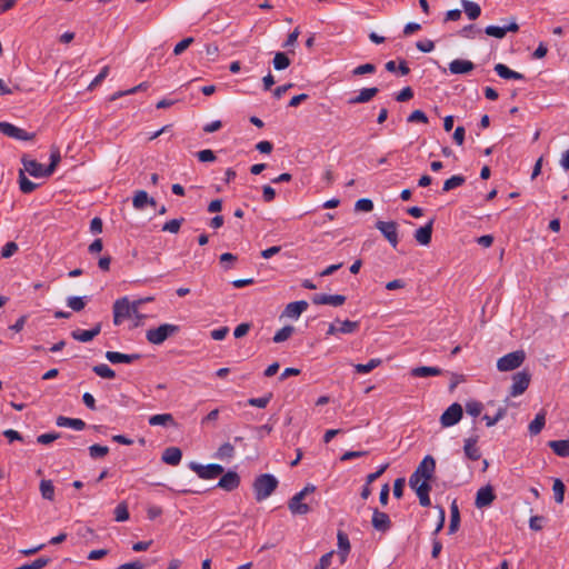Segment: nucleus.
<instances>
[{"instance_id":"obj_36","label":"nucleus","mask_w":569,"mask_h":569,"mask_svg":"<svg viewBox=\"0 0 569 569\" xmlns=\"http://www.w3.org/2000/svg\"><path fill=\"white\" fill-rule=\"evenodd\" d=\"M148 88H149V83L148 82H141V83H139L138 86H136V87H133L131 89L114 92L110 97V101H114V100H117V99H119L121 97H124V96H128V94H133V93H137L139 91H146Z\"/></svg>"},{"instance_id":"obj_8","label":"nucleus","mask_w":569,"mask_h":569,"mask_svg":"<svg viewBox=\"0 0 569 569\" xmlns=\"http://www.w3.org/2000/svg\"><path fill=\"white\" fill-rule=\"evenodd\" d=\"M0 132L3 134L22 141H30L36 138L34 132H28L24 129H21L9 122H0Z\"/></svg>"},{"instance_id":"obj_22","label":"nucleus","mask_w":569,"mask_h":569,"mask_svg":"<svg viewBox=\"0 0 569 569\" xmlns=\"http://www.w3.org/2000/svg\"><path fill=\"white\" fill-rule=\"evenodd\" d=\"M308 308V302L306 300H299L295 302H290L284 308L283 315L288 318H299L300 315L306 311Z\"/></svg>"},{"instance_id":"obj_18","label":"nucleus","mask_w":569,"mask_h":569,"mask_svg":"<svg viewBox=\"0 0 569 569\" xmlns=\"http://www.w3.org/2000/svg\"><path fill=\"white\" fill-rule=\"evenodd\" d=\"M106 358L111 363H132L133 361L139 360L141 358V355H139V353L127 355V353H121L118 351H107Z\"/></svg>"},{"instance_id":"obj_49","label":"nucleus","mask_w":569,"mask_h":569,"mask_svg":"<svg viewBox=\"0 0 569 569\" xmlns=\"http://www.w3.org/2000/svg\"><path fill=\"white\" fill-rule=\"evenodd\" d=\"M67 305L73 311H81L86 307V301L83 297H69L67 299Z\"/></svg>"},{"instance_id":"obj_32","label":"nucleus","mask_w":569,"mask_h":569,"mask_svg":"<svg viewBox=\"0 0 569 569\" xmlns=\"http://www.w3.org/2000/svg\"><path fill=\"white\" fill-rule=\"evenodd\" d=\"M461 6L470 20H476L481 14V8L476 2L461 0Z\"/></svg>"},{"instance_id":"obj_59","label":"nucleus","mask_w":569,"mask_h":569,"mask_svg":"<svg viewBox=\"0 0 569 569\" xmlns=\"http://www.w3.org/2000/svg\"><path fill=\"white\" fill-rule=\"evenodd\" d=\"M18 251V244L13 241L7 242L2 250H1V257L2 258H10Z\"/></svg>"},{"instance_id":"obj_24","label":"nucleus","mask_w":569,"mask_h":569,"mask_svg":"<svg viewBox=\"0 0 569 569\" xmlns=\"http://www.w3.org/2000/svg\"><path fill=\"white\" fill-rule=\"evenodd\" d=\"M182 458V451L178 447H169L162 453V461L170 466H177Z\"/></svg>"},{"instance_id":"obj_25","label":"nucleus","mask_w":569,"mask_h":569,"mask_svg":"<svg viewBox=\"0 0 569 569\" xmlns=\"http://www.w3.org/2000/svg\"><path fill=\"white\" fill-rule=\"evenodd\" d=\"M132 204L137 210H142L146 204L156 206V200L147 191L138 190L132 198Z\"/></svg>"},{"instance_id":"obj_14","label":"nucleus","mask_w":569,"mask_h":569,"mask_svg":"<svg viewBox=\"0 0 569 569\" xmlns=\"http://www.w3.org/2000/svg\"><path fill=\"white\" fill-rule=\"evenodd\" d=\"M346 296L343 295H326L319 293L312 297V302L315 305H330L333 307H339L346 302Z\"/></svg>"},{"instance_id":"obj_34","label":"nucleus","mask_w":569,"mask_h":569,"mask_svg":"<svg viewBox=\"0 0 569 569\" xmlns=\"http://www.w3.org/2000/svg\"><path fill=\"white\" fill-rule=\"evenodd\" d=\"M441 375V369L437 367H417L411 370V376L413 377H429V376H439Z\"/></svg>"},{"instance_id":"obj_40","label":"nucleus","mask_w":569,"mask_h":569,"mask_svg":"<svg viewBox=\"0 0 569 569\" xmlns=\"http://www.w3.org/2000/svg\"><path fill=\"white\" fill-rule=\"evenodd\" d=\"M92 371L103 378V379H113L116 377V372L104 363L97 365L92 368Z\"/></svg>"},{"instance_id":"obj_41","label":"nucleus","mask_w":569,"mask_h":569,"mask_svg":"<svg viewBox=\"0 0 569 569\" xmlns=\"http://www.w3.org/2000/svg\"><path fill=\"white\" fill-rule=\"evenodd\" d=\"M290 66V59L284 52H277L273 58V68L278 71L284 70Z\"/></svg>"},{"instance_id":"obj_53","label":"nucleus","mask_w":569,"mask_h":569,"mask_svg":"<svg viewBox=\"0 0 569 569\" xmlns=\"http://www.w3.org/2000/svg\"><path fill=\"white\" fill-rule=\"evenodd\" d=\"M483 409V406L479 401H469L466 403V411L472 417H478Z\"/></svg>"},{"instance_id":"obj_2","label":"nucleus","mask_w":569,"mask_h":569,"mask_svg":"<svg viewBox=\"0 0 569 569\" xmlns=\"http://www.w3.org/2000/svg\"><path fill=\"white\" fill-rule=\"evenodd\" d=\"M435 471L436 460L432 456L427 455L410 476L409 486H415L420 481H431L433 479Z\"/></svg>"},{"instance_id":"obj_15","label":"nucleus","mask_w":569,"mask_h":569,"mask_svg":"<svg viewBox=\"0 0 569 569\" xmlns=\"http://www.w3.org/2000/svg\"><path fill=\"white\" fill-rule=\"evenodd\" d=\"M303 499V492H297L290 498L288 508L292 515H307L310 511V507L302 502Z\"/></svg>"},{"instance_id":"obj_30","label":"nucleus","mask_w":569,"mask_h":569,"mask_svg":"<svg viewBox=\"0 0 569 569\" xmlns=\"http://www.w3.org/2000/svg\"><path fill=\"white\" fill-rule=\"evenodd\" d=\"M460 526V511L457 505V501L453 500L450 506V523L448 528V533H455Z\"/></svg>"},{"instance_id":"obj_6","label":"nucleus","mask_w":569,"mask_h":569,"mask_svg":"<svg viewBox=\"0 0 569 569\" xmlns=\"http://www.w3.org/2000/svg\"><path fill=\"white\" fill-rule=\"evenodd\" d=\"M531 381V373L525 369L512 376V383L509 389L510 397H518L522 395L529 387Z\"/></svg>"},{"instance_id":"obj_55","label":"nucleus","mask_w":569,"mask_h":569,"mask_svg":"<svg viewBox=\"0 0 569 569\" xmlns=\"http://www.w3.org/2000/svg\"><path fill=\"white\" fill-rule=\"evenodd\" d=\"M409 487L416 491L417 496L429 495L432 488L430 481H420L417 485Z\"/></svg>"},{"instance_id":"obj_62","label":"nucleus","mask_w":569,"mask_h":569,"mask_svg":"<svg viewBox=\"0 0 569 569\" xmlns=\"http://www.w3.org/2000/svg\"><path fill=\"white\" fill-rule=\"evenodd\" d=\"M332 557L333 551L325 553L313 569H328L329 566L331 565Z\"/></svg>"},{"instance_id":"obj_51","label":"nucleus","mask_w":569,"mask_h":569,"mask_svg":"<svg viewBox=\"0 0 569 569\" xmlns=\"http://www.w3.org/2000/svg\"><path fill=\"white\" fill-rule=\"evenodd\" d=\"M272 398V393H268L260 398H250L248 405L257 408H266Z\"/></svg>"},{"instance_id":"obj_46","label":"nucleus","mask_w":569,"mask_h":569,"mask_svg":"<svg viewBox=\"0 0 569 569\" xmlns=\"http://www.w3.org/2000/svg\"><path fill=\"white\" fill-rule=\"evenodd\" d=\"M129 510L126 502H120L114 509V519L118 522H123L129 519Z\"/></svg>"},{"instance_id":"obj_12","label":"nucleus","mask_w":569,"mask_h":569,"mask_svg":"<svg viewBox=\"0 0 569 569\" xmlns=\"http://www.w3.org/2000/svg\"><path fill=\"white\" fill-rule=\"evenodd\" d=\"M495 499L496 495L493 488L490 485H487L477 491L475 505L477 508L481 509L490 506Z\"/></svg>"},{"instance_id":"obj_33","label":"nucleus","mask_w":569,"mask_h":569,"mask_svg":"<svg viewBox=\"0 0 569 569\" xmlns=\"http://www.w3.org/2000/svg\"><path fill=\"white\" fill-rule=\"evenodd\" d=\"M224 472V469L221 465L218 463H209L204 466V470L202 472V479H214L221 476Z\"/></svg>"},{"instance_id":"obj_58","label":"nucleus","mask_w":569,"mask_h":569,"mask_svg":"<svg viewBox=\"0 0 569 569\" xmlns=\"http://www.w3.org/2000/svg\"><path fill=\"white\" fill-rule=\"evenodd\" d=\"M376 71V66L373 63H365L360 64L352 70L353 76H362L366 73H373Z\"/></svg>"},{"instance_id":"obj_1","label":"nucleus","mask_w":569,"mask_h":569,"mask_svg":"<svg viewBox=\"0 0 569 569\" xmlns=\"http://www.w3.org/2000/svg\"><path fill=\"white\" fill-rule=\"evenodd\" d=\"M279 481L273 475H259L252 483L256 500L260 502L270 497L277 489Z\"/></svg>"},{"instance_id":"obj_61","label":"nucleus","mask_w":569,"mask_h":569,"mask_svg":"<svg viewBox=\"0 0 569 569\" xmlns=\"http://www.w3.org/2000/svg\"><path fill=\"white\" fill-rule=\"evenodd\" d=\"M60 438V433L58 432H49V433H42L38 436L37 441L41 445H49Z\"/></svg>"},{"instance_id":"obj_63","label":"nucleus","mask_w":569,"mask_h":569,"mask_svg":"<svg viewBox=\"0 0 569 569\" xmlns=\"http://www.w3.org/2000/svg\"><path fill=\"white\" fill-rule=\"evenodd\" d=\"M197 157H198L199 161H201V162H211V161L216 160V154L210 149H204V150L197 152Z\"/></svg>"},{"instance_id":"obj_48","label":"nucleus","mask_w":569,"mask_h":569,"mask_svg":"<svg viewBox=\"0 0 569 569\" xmlns=\"http://www.w3.org/2000/svg\"><path fill=\"white\" fill-rule=\"evenodd\" d=\"M108 452L109 448L107 446L96 443L89 447V455L92 459L103 458Z\"/></svg>"},{"instance_id":"obj_47","label":"nucleus","mask_w":569,"mask_h":569,"mask_svg":"<svg viewBox=\"0 0 569 569\" xmlns=\"http://www.w3.org/2000/svg\"><path fill=\"white\" fill-rule=\"evenodd\" d=\"M552 490L555 493V500L557 503L563 502L566 487L560 479H555Z\"/></svg>"},{"instance_id":"obj_50","label":"nucleus","mask_w":569,"mask_h":569,"mask_svg":"<svg viewBox=\"0 0 569 569\" xmlns=\"http://www.w3.org/2000/svg\"><path fill=\"white\" fill-rule=\"evenodd\" d=\"M183 221H184L183 218L172 219V220L166 222L162 226V231H168V232H171V233H177V232H179L180 227H181Z\"/></svg>"},{"instance_id":"obj_35","label":"nucleus","mask_w":569,"mask_h":569,"mask_svg":"<svg viewBox=\"0 0 569 569\" xmlns=\"http://www.w3.org/2000/svg\"><path fill=\"white\" fill-rule=\"evenodd\" d=\"M233 456H234V447L230 442L222 443L218 448V450L214 455V457L220 460H226V459L229 460V459L233 458Z\"/></svg>"},{"instance_id":"obj_23","label":"nucleus","mask_w":569,"mask_h":569,"mask_svg":"<svg viewBox=\"0 0 569 569\" xmlns=\"http://www.w3.org/2000/svg\"><path fill=\"white\" fill-rule=\"evenodd\" d=\"M378 92H379V89L377 87L363 88L360 90L358 96L350 98L348 103L349 104H359V103L368 102L373 97H376Z\"/></svg>"},{"instance_id":"obj_39","label":"nucleus","mask_w":569,"mask_h":569,"mask_svg":"<svg viewBox=\"0 0 569 569\" xmlns=\"http://www.w3.org/2000/svg\"><path fill=\"white\" fill-rule=\"evenodd\" d=\"M40 492L43 499L52 501L54 499V487L51 480H41Z\"/></svg>"},{"instance_id":"obj_44","label":"nucleus","mask_w":569,"mask_h":569,"mask_svg":"<svg viewBox=\"0 0 569 569\" xmlns=\"http://www.w3.org/2000/svg\"><path fill=\"white\" fill-rule=\"evenodd\" d=\"M60 161H61V154H60L59 149L52 148L51 154H50V163L48 167H46L47 174L51 176L54 172V170Z\"/></svg>"},{"instance_id":"obj_9","label":"nucleus","mask_w":569,"mask_h":569,"mask_svg":"<svg viewBox=\"0 0 569 569\" xmlns=\"http://www.w3.org/2000/svg\"><path fill=\"white\" fill-rule=\"evenodd\" d=\"M376 228L383 234L392 248H397L399 238L396 221H377Z\"/></svg>"},{"instance_id":"obj_52","label":"nucleus","mask_w":569,"mask_h":569,"mask_svg":"<svg viewBox=\"0 0 569 569\" xmlns=\"http://www.w3.org/2000/svg\"><path fill=\"white\" fill-rule=\"evenodd\" d=\"M485 33L489 37H493L497 39H502L506 37L505 27H498V26H488L485 29Z\"/></svg>"},{"instance_id":"obj_10","label":"nucleus","mask_w":569,"mask_h":569,"mask_svg":"<svg viewBox=\"0 0 569 569\" xmlns=\"http://www.w3.org/2000/svg\"><path fill=\"white\" fill-rule=\"evenodd\" d=\"M21 162L23 164V171H27L30 176L34 178L49 177L47 174L46 167H43L40 162L34 159H30L27 154L21 158Z\"/></svg>"},{"instance_id":"obj_38","label":"nucleus","mask_w":569,"mask_h":569,"mask_svg":"<svg viewBox=\"0 0 569 569\" xmlns=\"http://www.w3.org/2000/svg\"><path fill=\"white\" fill-rule=\"evenodd\" d=\"M466 182V178L461 174L452 176L443 182L442 191L448 192L455 188L462 186Z\"/></svg>"},{"instance_id":"obj_17","label":"nucleus","mask_w":569,"mask_h":569,"mask_svg":"<svg viewBox=\"0 0 569 569\" xmlns=\"http://www.w3.org/2000/svg\"><path fill=\"white\" fill-rule=\"evenodd\" d=\"M478 439V436H473L465 440L463 451L469 460L477 461L481 458V452L477 447Z\"/></svg>"},{"instance_id":"obj_28","label":"nucleus","mask_w":569,"mask_h":569,"mask_svg":"<svg viewBox=\"0 0 569 569\" xmlns=\"http://www.w3.org/2000/svg\"><path fill=\"white\" fill-rule=\"evenodd\" d=\"M150 426L176 427L177 423L171 413H158L149 418Z\"/></svg>"},{"instance_id":"obj_26","label":"nucleus","mask_w":569,"mask_h":569,"mask_svg":"<svg viewBox=\"0 0 569 569\" xmlns=\"http://www.w3.org/2000/svg\"><path fill=\"white\" fill-rule=\"evenodd\" d=\"M493 69L500 78L506 79V80H522V79H525V76L522 73L511 70L503 63H497Z\"/></svg>"},{"instance_id":"obj_57","label":"nucleus","mask_w":569,"mask_h":569,"mask_svg":"<svg viewBox=\"0 0 569 569\" xmlns=\"http://www.w3.org/2000/svg\"><path fill=\"white\" fill-rule=\"evenodd\" d=\"M407 121L410 123H412V122L428 123V117L422 110H415L409 114V117L407 118Z\"/></svg>"},{"instance_id":"obj_4","label":"nucleus","mask_w":569,"mask_h":569,"mask_svg":"<svg viewBox=\"0 0 569 569\" xmlns=\"http://www.w3.org/2000/svg\"><path fill=\"white\" fill-rule=\"evenodd\" d=\"M180 331V327L171 323L160 325L158 328L147 330L146 338L152 345H161L169 337L174 336Z\"/></svg>"},{"instance_id":"obj_13","label":"nucleus","mask_w":569,"mask_h":569,"mask_svg":"<svg viewBox=\"0 0 569 569\" xmlns=\"http://www.w3.org/2000/svg\"><path fill=\"white\" fill-rule=\"evenodd\" d=\"M217 486L226 491H232L240 486V476L236 471L229 470L222 473Z\"/></svg>"},{"instance_id":"obj_20","label":"nucleus","mask_w":569,"mask_h":569,"mask_svg":"<svg viewBox=\"0 0 569 569\" xmlns=\"http://www.w3.org/2000/svg\"><path fill=\"white\" fill-rule=\"evenodd\" d=\"M475 63L470 60L456 59L449 63V70L453 74H466L475 69Z\"/></svg>"},{"instance_id":"obj_43","label":"nucleus","mask_w":569,"mask_h":569,"mask_svg":"<svg viewBox=\"0 0 569 569\" xmlns=\"http://www.w3.org/2000/svg\"><path fill=\"white\" fill-rule=\"evenodd\" d=\"M293 331H295V328L292 326H284L283 328H281L280 330H278L276 332L272 340L276 343L283 342L291 337Z\"/></svg>"},{"instance_id":"obj_42","label":"nucleus","mask_w":569,"mask_h":569,"mask_svg":"<svg viewBox=\"0 0 569 569\" xmlns=\"http://www.w3.org/2000/svg\"><path fill=\"white\" fill-rule=\"evenodd\" d=\"M381 359L375 358L371 359L368 363H358L355 366V370L358 373H368L372 371L375 368L381 365Z\"/></svg>"},{"instance_id":"obj_21","label":"nucleus","mask_w":569,"mask_h":569,"mask_svg":"<svg viewBox=\"0 0 569 569\" xmlns=\"http://www.w3.org/2000/svg\"><path fill=\"white\" fill-rule=\"evenodd\" d=\"M337 539H338V555L340 557V562L345 563V561L347 560V557L350 552V549H351L350 540H349L348 535L341 530L338 531Z\"/></svg>"},{"instance_id":"obj_31","label":"nucleus","mask_w":569,"mask_h":569,"mask_svg":"<svg viewBox=\"0 0 569 569\" xmlns=\"http://www.w3.org/2000/svg\"><path fill=\"white\" fill-rule=\"evenodd\" d=\"M549 448L559 457H569V439L551 440L548 442Z\"/></svg>"},{"instance_id":"obj_56","label":"nucleus","mask_w":569,"mask_h":569,"mask_svg":"<svg viewBox=\"0 0 569 569\" xmlns=\"http://www.w3.org/2000/svg\"><path fill=\"white\" fill-rule=\"evenodd\" d=\"M355 209L356 211L370 212L373 209V202L368 198L359 199L355 204Z\"/></svg>"},{"instance_id":"obj_16","label":"nucleus","mask_w":569,"mask_h":569,"mask_svg":"<svg viewBox=\"0 0 569 569\" xmlns=\"http://www.w3.org/2000/svg\"><path fill=\"white\" fill-rule=\"evenodd\" d=\"M435 219L429 220V222L420 227L415 232V239L418 243L422 246H428L431 242L432 238V228H433Z\"/></svg>"},{"instance_id":"obj_45","label":"nucleus","mask_w":569,"mask_h":569,"mask_svg":"<svg viewBox=\"0 0 569 569\" xmlns=\"http://www.w3.org/2000/svg\"><path fill=\"white\" fill-rule=\"evenodd\" d=\"M337 322L340 323V327H338V330L340 333H345V335L353 333L355 331H357L359 329L358 321H351V320L339 321V320H337Z\"/></svg>"},{"instance_id":"obj_27","label":"nucleus","mask_w":569,"mask_h":569,"mask_svg":"<svg viewBox=\"0 0 569 569\" xmlns=\"http://www.w3.org/2000/svg\"><path fill=\"white\" fill-rule=\"evenodd\" d=\"M56 425L58 427L73 428L74 430H83L86 428V422L82 419L69 418V417H64V416H59L56 419Z\"/></svg>"},{"instance_id":"obj_37","label":"nucleus","mask_w":569,"mask_h":569,"mask_svg":"<svg viewBox=\"0 0 569 569\" xmlns=\"http://www.w3.org/2000/svg\"><path fill=\"white\" fill-rule=\"evenodd\" d=\"M19 187H20L21 192H23V193H31L32 191L36 190L37 183H34L31 180H29L26 177L24 171L20 170L19 171Z\"/></svg>"},{"instance_id":"obj_54","label":"nucleus","mask_w":569,"mask_h":569,"mask_svg":"<svg viewBox=\"0 0 569 569\" xmlns=\"http://www.w3.org/2000/svg\"><path fill=\"white\" fill-rule=\"evenodd\" d=\"M194 42V39L192 37L184 38L180 42H178L173 48V54L180 56L186 49H188L192 43Z\"/></svg>"},{"instance_id":"obj_3","label":"nucleus","mask_w":569,"mask_h":569,"mask_svg":"<svg viewBox=\"0 0 569 569\" xmlns=\"http://www.w3.org/2000/svg\"><path fill=\"white\" fill-rule=\"evenodd\" d=\"M144 300L140 299L130 303L127 297L116 300L113 303V323L120 325L124 319L131 317V311H137Z\"/></svg>"},{"instance_id":"obj_19","label":"nucleus","mask_w":569,"mask_h":569,"mask_svg":"<svg viewBox=\"0 0 569 569\" xmlns=\"http://www.w3.org/2000/svg\"><path fill=\"white\" fill-rule=\"evenodd\" d=\"M101 331V323H97L92 329L90 330H80V329H77V330H73L71 332V337L77 340V341H80V342H89L91 341L94 337H97Z\"/></svg>"},{"instance_id":"obj_7","label":"nucleus","mask_w":569,"mask_h":569,"mask_svg":"<svg viewBox=\"0 0 569 569\" xmlns=\"http://www.w3.org/2000/svg\"><path fill=\"white\" fill-rule=\"evenodd\" d=\"M463 415V410L460 403L455 402L449 406L440 417V423L442 427L448 428L457 425Z\"/></svg>"},{"instance_id":"obj_11","label":"nucleus","mask_w":569,"mask_h":569,"mask_svg":"<svg viewBox=\"0 0 569 569\" xmlns=\"http://www.w3.org/2000/svg\"><path fill=\"white\" fill-rule=\"evenodd\" d=\"M371 525L377 531L382 533L389 531L392 526L389 515L378 509H375L372 512Z\"/></svg>"},{"instance_id":"obj_29","label":"nucleus","mask_w":569,"mask_h":569,"mask_svg":"<svg viewBox=\"0 0 569 569\" xmlns=\"http://www.w3.org/2000/svg\"><path fill=\"white\" fill-rule=\"evenodd\" d=\"M546 425V411L541 410L535 417V419L529 423L528 430L531 436H537L541 432Z\"/></svg>"},{"instance_id":"obj_64","label":"nucleus","mask_w":569,"mask_h":569,"mask_svg":"<svg viewBox=\"0 0 569 569\" xmlns=\"http://www.w3.org/2000/svg\"><path fill=\"white\" fill-rule=\"evenodd\" d=\"M146 565L140 560H134L132 562H127L118 566L116 569H144Z\"/></svg>"},{"instance_id":"obj_60","label":"nucleus","mask_w":569,"mask_h":569,"mask_svg":"<svg viewBox=\"0 0 569 569\" xmlns=\"http://www.w3.org/2000/svg\"><path fill=\"white\" fill-rule=\"evenodd\" d=\"M109 70L110 69H109L108 66L103 67L102 70L99 72V74L91 81V83L89 84L88 89L92 90L98 84H100L108 77Z\"/></svg>"},{"instance_id":"obj_5","label":"nucleus","mask_w":569,"mask_h":569,"mask_svg":"<svg viewBox=\"0 0 569 569\" xmlns=\"http://www.w3.org/2000/svg\"><path fill=\"white\" fill-rule=\"evenodd\" d=\"M526 359V352L523 350H516L505 355L497 361V369L499 371H511L519 368Z\"/></svg>"}]
</instances>
